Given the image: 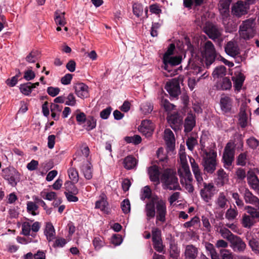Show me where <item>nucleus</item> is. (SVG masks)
I'll return each mask as SVG.
<instances>
[{"instance_id": "f257e3e1", "label": "nucleus", "mask_w": 259, "mask_h": 259, "mask_svg": "<svg viewBox=\"0 0 259 259\" xmlns=\"http://www.w3.org/2000/svg\"><path fill=\"white\" fill-rule=\"evenodd\" d=\"M188 74L190 76L188 84L190 89L192 91L196 84L201 78H205L208 75L206 72L202 73L203 68L201 61L198 58H192L189 60L186 67Z\"/></svg>"}, {"instance_id": "f03ea898", "label": "nucleus", "mask_w": 259, "mask_h": 259, "mask_svg": "<svg viewBox=\"0 0 259 259\" xmlns=\"http://www.w3.org/2000/svg\"><path fill=\"white\" fill-rule=\"evenodd\" d=\"M181 162V167L178 170V174L180 177V182L185 189L190 193L193 191L194 188L192 184L193 178L187 163L185 147L181 145L179 153Z\"/></svg>"}, {"instance_id": "7ed1b4c3", "label": "nucleus", "mask_w": 259, "mask_h": 259, "mask_svg": "<svg viewBox=\"0 0 259 259\" xmlns=\"http://www.w3.org/2000/svg\"><path fill=\"white\" fill-rule=\"evenodd\" d=\"M175 49V45L171 44L163 56V66L162 67L165 71H167L164 73L167 77L172 76L177 74V70L173 69L172 67L180 64L182 62L181 56H172Z\"/></svg>"}, {"instance_id": "20e7f679", "label": "nucleus", "mask_w": 259, "mask_h": 259, "mask_svg": "<svg viewBox=\"0 0 259 259\" xmlns=\"http://www.w3.org/2000/svg\"><path fill=\"white\" fill-rule=\"evenodd\" d=\"M160 181L165 189L170 190L180 189L176 172L172 169L167 168L164 170L161 174Z\"/></svg>"}, {"instance_id": "39448f33", "label": "nucleus", "mask_w": 259, "mask_h": 259, "mask_svg": "<svg viewBox=\"0 0 259 259\" xmlns=\"http://www.w3.org/2000/svg\"><path fill=\"white\" fill-rule=\"evenodd\" d=\"M202 165L204 169L207 173L212 174L216 169L217 163V152L213 149L208 151L203 150Z\"/></svg>"}, {"instance_id": "423d86ee", "label": "nucleus", "mask_w": 259, "mask_h": 259, "mask_svg": "<svg viewBox=\"0 0 259 259\" xmlns=\"http://www.w3.org/2000/svg\"><path fill=\"white\" fill-rule=\"evenodd\" d=\"M255 25L254 19L250 18L243 21L239 26L240 37L245 40L252 38L255 33Z\"/></svg>"}, {"instance_id": "0eeeda50", "label": "nucleus", "mask_w": 259, "mask_h": 259, "mask_svg": "<svg viewBox=\"0 0 259 259\" xmlns=\"http://www.w3.org/2000/svg\"><path fill=\"white\" fill-rule=\"evenodd\" d=\"M243 196L245 201L246 203L251 204L255 206L256 208L251 206H247V212L252 215V217H259V199L253 195L252 193L248 189H245Z\"/></svg>"}, {"instance_id": "6e6552de", "label": "nucleus", "mask_w": 259, "mask_h": 259, "mask_svg": "<svg viewBox=\"0 0 259 259\" xmlns=\"http://www.w3.org/2000/svg\"><path fill=\"white\" fill-rule=\"evenodd\" d=\"M2 176L13 187L15 186L20 180V174L13 167L4 168Z\"/></svg>"}, {"instance_id": "1a4fd4ad", "label": "nucleus", "mask_w": 259, "mask_h": 259, "mask_svg": "<svg viewBox=\"0 0 259 259\" xmlns=\"http://www.w3.org/2000/svg\"><path fill=\"white\" fill-rule=\"evenodd\" d=\"M235 146L233 143L229 142L225 147L223 155V161L225 168H228L232 165L234 159Z\"/></svg>"}, {"instance_id": "9d476101", "label": "nucleus", "mask_w": 259, "mask_h": 259, "mask_svg": "<svg viewBox=\"0 0 259 259\" xmlns=\"http://www.w3.org/2000/svg\"><path fill=\"white\" fill-rule=\"evenodd\" d=\"M200 190V195L201 199L206 203L211 201L215 193V188L212 183H204Z\"/></svg>"}, {"instance_id": "9b49d317", "label": "nucleus", "mask_w": 259, "mask_h": 259, "mask_svg": "<svg viewBox=\"0 0 259 259\" xmlns=\"http://www.w3.org/2000/svg\"><path fill=\"white\" fill-rule=\"evenodd\" d=\"M206 60V65H211L216 57V52L213 44L210 41H207L204 46L203 53Z\"/></svg>"}, {"instance_id": "f8f14e48", "label": "nucleus", "mask_w": 259, "mask_h": 259, "mask_svg": "<svg viewBox=\"0 0 259 259\" xmlns=\"http://www.w3.org/2000/svg\"><path fill=\"white\" fill-rule=\"evenodd\" d=\"M155 204L156 212V223L157 224L158 222L163 223L165 221V215L166 214V202L165 200L159 199L156 197Z\"/></svg>"}, {"instance_id": "ddd939ff", "label": "nucleus", "mask_w": 259, "mask_h": 259, "mask_svg": "<svg viewBox=\"0 0 259 259\" xmlns=\"http://www.w3.org/2000/svg\"><path fill=\"white\" fill-rule=\"evenodd\" d=\"M243 2L241 1H238L237 3L234 4L232 7V14L237 17H240L247 13L249 9V5L247 1Z\"/></svg>"}, {"instance_id": "4468645a", "label": "nucleus", "mask_w": 259, "mask_h": 259, "mask_svg": "<svg viewBox=\"0 0 259 259\" xmlns=\"http://www.w3.org/2000/svg\"><path fill=\"white\" fill-rule=\"evenodd\" d=\"M191 168L195 178L197 181L198 186L200 188L202 185L204 183L202 178V172L199 167L198 164L195 162L192 157L189 158Z\"/></svg>"}, {"instance_id": "2eb2a0df", "label": "nucleus", "mask_w": 259, "mask_h": 259, "mask_svg": "<svg viewBox=\"0 0 259 259\" xmlns=\"http://www.w3.org/2000/svg\"><path fill=\"white\" fill-rule=\"evenodd\" d=\"M154 129V124L151 120L147 119L143 120L138 128L139 132L147 137L152 135Z\"/></svg>"}, {"instance_id": "dca6fc26", "label": "nucleus", "mask_w": 259, "mask_h": 259, "mask_svg": "<svg viewBox=\"0 0 259 259\" xmlns=\"http://www.w3.org/2000/svg\"><path fill=\"white\" fill-rule=\"evenodd\" d=\"M167 119L170 127L174 131H177L182 127V118L179 114H170L167 116Z\"/></svg>"}, {"instance_id": "f3484780", "label": "nucleus", "mask_w": 259, "mask_h": 259, "mask_svg": "<svg viewBox=\"0 0 259 259\" xmlns=\"http://www.w3.org/2000/svg\"><path fill=\"white\" fill-rule=\"evenodd\" d=\"M165 89L172 97H177L180 93V87L179 82L176 80H172L167 82Z\"/></svg>"}, {"instance_id": "a211bd4d", "label": "nucleus", "mask_w": 259, "mask_h": 259, "mask_svg": "<svg viewBox=\"0 0 259 259\" xmlns=\"http://www.w3.org/2000/svg\"><path fill=\"white\" fill-rule=\"evenodd\" d=\"M231 247L235 251L243 252L245 250L246 245L245 243L241 238L237 236H235L230 242Z\"/></svg>"}, {"instance_id": "6ab92c4d", "label": "nucleus", "mask_w": 259, "mask_h": 259, "mask_svg": "<svg viewBox=\"0 0 259 259\" xmlns=\"http://www.w3.org/2000/svg\"><path fill=\"white\" fill-rule=\"evenodd\" d=\"M80 166V169L87 180H91L93 177L92 166L88 159H84Z\"/></svg>"}, {"instance_id": "aec40b11", "label": "nucleus", "mask_w": 259, "mask_h": 259, "mask_svg": "<svg viewBox=\"0 0 259 259\" xmlns=\"http://www.w3.org/2000/svg\"><path fill=\"white\" fill-rule=\"evenodd\" d=\"M156 201V197H152L146 205L145 212L148 219L153 218L155 215Z\"/></svg>"}, {"instance_id": "412c9836", "label": "nucleus", "mask_w": 259, "mask_h": 259, "mask_svg": "<svg viewBox=\"0 0 259 259\" xmlns=\"http://www.w3.org/2000/svg\"><path fill=\"white\" fill-rule=\"evenodd\" d=\"M76 95L80 98H87L89 96L88 87L83 83H77L74 86Z\"/></svg>"}, {"instance_id": "4be33fe9", "label": "nucleus", "mask_w": 259, "mask_h": 259, "mask_svg": "<svg viewBox=\"0 0 259 259\" xmlns=\"http://www.w3.org/2000/svg\"><path fill=\"white\" fill-rule=\"evenodd\" d=\"M226 53L229 56L235 57L239 54V49L237 44L233 41L228 42L225 46Z\"/></svg>"}, {"instance_id": "5701e85b", "label": "nucleus", "mask_w": 259, "mask_h": 259, "mask_svg": "<svg viewBox=\"0 0 259 259\" xmlns=\"http://www.w3.org/2000/svg\"><path fill=\"white\" fill-rule=\"evenodd\" d=\"M205 31L209 37L213 40L219 38L221 35V30L213 25L206 26Z\"/></svg>"}, {"instance_id": "b1692460", "label": "nucleus", "mask_w": 259, "mask_h": 259, "mask_svg": "<svg viewBox=\"0 0 259 259\" xmlns=\"http://www.w3.org/2000/svg\"><path fill=\"white\" fill-rule=\"evenodd\" d=\"M233 100L228 96L222 97L220 100L221 110L225 113H230L232 107Z\"/></svg>"}, {"instance_id": "393cba45", "label": "nucleus", "mask_w": 259, "mask_h": 259, "mask_svg": "<svg viewBox=\"0 0 259 259\" xmlns=\"http://www.w3.org/2000/svg\"><path fill=\"white\" fill-rule=\"evenodd\" d=\"M164 139L167 147L170 149H172L175 146V138L174 133L170 129H165L164 131Z\"/></svg>"}, {"instance_id": "a878e982", "label": "nucleus", "mask_w": 259, "mask_h": 259, "mask_svg": "<svg viewBox=\"0 0 259 259\" xmlns=\"http://www.w3.org/2000/svg\"><path fill=\"white\" fill-rule=\"evenodd\" d=\"M228 202V199L227 198V194L223 192L219 193L214 201L218 208L223 209H225L227 207Z\"/></svg>"}, {"instance_id": "bb28decb", "label": "nucleus", "mask_w": 259, "mask_h": 259, "mask_svg": "<svg viewBox=\"0 0 259 259\" xmlns=\"http://www.w3.org/2000/svg\"><path fill=\"white\" fill-rule=\"evenodd\" d=\"M148 171L150 180L155 182L156 184H159L160 172L158 167L156 165H152L149 167Z\"/></svg>"}, {"instance_id": "cd10ccee", "label": "nucleus", "mask_w": 259, "mask_h": 259, "mask_svg": "<svg viewBox=\"0 0 259 259\" xmlns=\"http://www.w3.org/2000/svg\"><path fill=\"white\" fill-rule=\"evenodd\" d=\"M247 106L245 104L241 105L239 114V123L241 127H245L247 125V116L246 113Z\"/></svg>"}, {"instance_id": "c85d7f7f", "label": "nucleus", "mask_w": 259, "mask_h": 259, "mask_svg": "<svg viewBox=\"0 0 259 259\" xmlns=\"http://www.w3.org/2000/svg\"><path fill=\"white\" fill-rule=\"evenodd\" d=\"M196 124L195 116L192 114L188 115L185 120L184 122V131L188 133L190 132L195 126Z\"/></svg>"}, {"instance_id": "c756f323", "label": "nucleus", "mask_w": 259, "mask_h": 259, "mask_svg": "<svg viewBox=\"0 0 259 259\" xmlns=\"http://www.w3.org/2000/svg\"><path fill=\"white\" fill-rule=\"evenodd\" d=\"M230 2L228 0H221L219 4V9L223 19L229 16Z\"/></svg>"}, {"instance_id": "7c9ffc66", "label": "nucleus", "mask_w": 259, "mask_h": 259, "mask_svg": "<svg viewBox=\"0 0 259 259\" xmlns=\"http://www.w3.org/2000/svg\"><path fill=\"white\" fill-rule=\"evenodd\" d=\"M90 150L87 146L81 147L80 151H78L74 156L73 160L76 161L83 162L84 159H87V158L89 155Z\"/></svg>"}, {"instance_id": "2f4dec72", "label": "nucleus", "mask_w": 259, "mask_h": 259, "mask_svg": "<svg viewBox=\"0 0 259 259\" xmlns=\"http://www.w3.org/2000/svg\"><path fill=\"white\" fill-rule=\"evenodd\" d=\"M198 249L193 245H187L185 250V256L187 259H195L198 254Z\"/></svg>"}, {"instance_id": "473e14b6", "label": "nucleus", "mask_w": 259, "mask_h": 259, "mask_svg": "<svg viewBox=\"0 0 259 259\" xmlns=\"http://www.w3.org/2000/svg\"><path fill=\"white\" fill-rule=\"evenodd\" d=\"M108 205L106 195L102 194L99 197V199L96 202L95 208L100 209L101 211L105 212L107 210Z\"/></svg>"}, {"instance_id": "72a5a7b5", "label": "nucleus", "mask_w": 259, "mask_h": 259, "mask_svg": "<svg viewBox=\"0 0 259 259\" xmlns=\"http://www.w3.org/2000/svg\"><path fill=\"white\" fill-rule=\"evenodd\" d=\"M137 164V159L132 156H128L123 160V166L127 170L135 168Z\"/></svg>"}, {"instance_id": "f704fd0d", "label": "nucleus", "mask_w": 259, "mask_h": 259, "mask_svg": "<svg viewBox=\"0 0 259 259\" xmlns=\"http://www.w3.org/2000/svg\"><path fill=\"white\" fill-rule=\"evenodd\" d=\"M44 233L46 236L47 240L50 242L54 239L55 237V230L52 223H48L46 224V229Z\"/></svg>"}, {"instance_id": "c9c22d12", "label": "nucleus", "mask_w": 259, "mask_h": 259, "mask_svg": "<svg viewBox=\"0 0 259 259\" xmlns=\"http://www.w3.org/2000/svg\"><path fill=\"white\" fill-rule=\"evenodd\" d=\"M54 15V20L56 25L63 26L66 24L64 12L57 10L55 12Z\"/></svg>"}, {"instance_id": "e433bc0d", "label": "nucleus", "mask_w": 259, "mask_h": 259, "mask_svg": "<svg viewBox=\"0 0 259 259\" xmlns=\"http://www.w3.org/2000/svg\"><path fill=\"white\" fill-rule=\"evenodd\" d=\"M247 181L250 187L254 190L259 189V180L257 176L252 173L247 177Z\"/></svg>"}, {"instance_id": "4c0bfd02", "label": "nucleus", "mask_w": 259, "mask_h": 259, "mask_svg": "<svg viewBox=\"0 0 259 259\" xmlns=\"http://www.w3.org/2000/svg\"><path fill=\"white\" fill-rule=\"evenodd\" d=\"M97 124V120L93 116H89L84 123V128L88 131H91L94 129Z\"/></svg>"}, {"instance_id": "58836bf2", "label": "nucleus", "mask_w": 259, "mask_h": 259, "mask_svg": "<svg viewBox=\"0 0 259 259\" xmlns=\"http://www.w3.org/2000/svg\"><path fill=\"white\" fill-rule=\"evenodd\" d=\"M157 156L158 159V164L161 165L163 167L166 166L167 162V156L164 152V149L162 148H159L157 151Z\"/></svg>"}, {"instance_id": "ea45409f", "label": "nucleus", "mask_w": 259, "mask_h": 259, "mask_svg": "<svg viewBox=\"0 0 259 259\" xmlns=\"http://www.w3.org/2000/svg\"><path fill=\"white\" fill-rule=\"evenodd\" d=\"M218 183L224 185L228 181V175L222 168L219 169L217 171Z\"/></svg>"}, {"instance_id": "a19ab883", "label": "nucleus", "mask_w": 259, "mask_h": 259, "mask_svg": "<svg viewBox=\"0 0 259 259\" xmlns=\"http://www.w3.org/2000/svg\"><path fill=\"white\" fill-rule=\"evenodd\" d=\"M258 218H259V217H252L251 214H250V215L244 214L242 218V225L245 228H249L253 225L254 219Z\"/></svg>"}, {"instance_id": "79ce46f5", "label": "nucleus", "mask_w": 259, "mask_h": 259, "mask_svg": "<svg viewBox=\"0 0 259 259\" xmlns=\"http://www.w3.org/2000/svg\"><path fill=\"white\" fill-rule=\"evenodd\" d=\"M64 187L66 192L76 195L78 193V189L75 185L70 181H67L64 184Z\"/></svg>"}, {"instance_id": "37998d69", "label": "nucleus", "mask_w": 259, "mask_h": 259, "mask_svg": "<svg viewBox=\"0 0 259 259\" xmlns=\"http://www.w3.org/2000/svg\"><path fill=\"white\" fill-rule=\"evenodd\" d=\"M19 89L22 94L25 96H29L32 92L31 82H28L20 84Z\"/></svg>"}, {"instance_id": "c03bdc74", "label": "nucleus", "mask_w": 259, "mask_h": 259, "mask_svg": "<svg viewBox=\"0 0 259 259\" xmlns=\"http://www.w3.org/2000/svg\"><path fill=\"white\" fill-rule=\"evenodd\" d=\"M226 72V68L223 65H221L215 68L212 72V75L214 78L222 77L225 75Z\"/></svg>"}, {"instance_id": "a18cd8bd", "label": "nucleus", "mask_w": 259, "mask_h": 259, "mask_svg": "<svg viewBox=\"0 0 259 259\" xmlns=\"http://www.w3.org/2000/svg\"><path fill=\"white\" fill-rule=\"evenodd\" d=\"M38 206L32 201H28L27 202V211L28 213L33 215H36L38 214Z\"/></svg>"}, {"instance_id": "49530a36", "label": "nucleus", "mask_w": 259, "mask_h": 259, "mask_svg": "<svg viewBox=\"0 0 259 259\" xmlns=\"http://www.w3.org/2000/svg\"><path fill=\"white\" fill-rule=\"evenodd\" d=\"M238 214V212L236 207L230 208L227 210L225 217L229 221H233L236 218Z\"/></svg>"}, {"instance_id": "de8ad7c7", "label": "nucleus", "mask_w": 259, "mask_h": 259, "mask_svg": "<svg viewBox=\"0 0 259 259\" xmlns=\"http://www.w3.org/2000/svg\"><path fill=\"white\" fill-rule=\"evenodd\" d=\"M31 231V223L28 222H25L22 224V233L25 236L31 235L34 237L35 234L33 233L30 234Z\"/></svg>"}, {"instance_id": "09e8293b", "label": "nucleus", "mask_w": 259, "mask_h": 259, "mask_svg": "<svg viewBox=\"0 0 259 259\" xmlns=\"http://www.w3.org/2000/svg\"><path fill=\"white\" fill-rule=\"evenodd\" d=\"M68 174L69 177V179L71 180V181L76 183L78 181V173L77 170L74 167H70L68 170Z\"/></svg>"}, {"instance_id": "8fccbe9b", "label": "nucleus", "mask_w": 259, "mask_h": 259, "mask_svg": "<svg viewBox=\"0 0 259 259\" xmlns=\"http://www.w3.org/2000/svg\"><path fill=\"white\" fill-rule=\"evenodd\" d=\"M248 244L254 253L259 254V241L257 239L251 238L249 240Z\"/></svg>"}, {"instance_id": "3c124183", "label": "nucleus", "mask_w": 259, "mask_h": 259, "mask_svg": "<svg viewBox=\"0 0 259 259\" xmlns=\"http://www.w3.org/2000/svg\"><path fill=\"white\" fill-rule=\"evenodd\" d=\"M133 12L134 14L137 17L142 16L143 12V7L141 4L134 3L133 5Z\"/></svg>"}, {"instance_id": "603ef678", "label": "nucleus", "mask_w": 259, "mask_h": 259, "mask_svg": "<svg viewBox=\"0 0 259 259\" xmlns=\"http://www.w3.org/2000/svg\"><path fill=\"white\" fill-rule=\"evenodd\" d=\"M220 233L224 238L227 239L230 242L236 236L233 234L229 229L225 228H221Z\"/></svg>"}, {"instance_id": "864d4df0", "label": "nucleus", "mask_w": 259, "mask_h": 259, "mask_svg": "<svg viewBox=\"0 0 259 259\" xmlns=\"http://www.w3.org/2000/svg\"><path fill=\"white\" fill-rule=\"evenodd\" d=\"M124 141L127 143H133L135 145L140 144L142 141L141 137L137 135L134 136H127L124 138Z\"/></svg>"}, {"instance_id": "5fc2aeb1", "label": "nucleus", "mask_w": 259, "mask_h": 259, "mask_svg": "<svg viewBox=\"0 0 259 259\" xmlns=\"http://www.w3.org/2000/svg\"><path fill=\"white\" fill-rule=\"evenodd\" d=\"M140 109L144 114H149L153 109V105L149 102H145L140 106Z\"/></svg>"}, {"instance_id": "6e6d98bb", "label": "nucleus", "mask_w": 259, "mask_h": 259, "mask_svg": "<svg viewBox=\"0 0 259 259\" xmlns=\"http://www.w3.org/2000/svg\"><path fill=\"white\" fill-rule=\"evenodd\" d=\"M38 52L37 51H32L26 57V61L29 63H34L38 59Z\"/></svg>"}, {"instance_id": "4d7b16f0", "label": "nucleus", "mask_w": 259, "mask_h": 259, "mask_svg": "<svg viewBox=\"0 0 259 259\" xmlns=\"http://www.w3.org/2000/svg\"><path fill=\"white\" fill-rule=\"evenodd\" d=\"M93 245L96 250L100 249L104 245L103 238L101 236L96 237L93 241Z\"/></svg>"}, {"instance_id": "13d9d810", "label": "nucleus", "mask_w": 259, "mask_h": 259, "mask_svg": "<svg viewBox=\"0 0 259 259\" xmlns=\"http://www.w3.org/2000/svg\"><path fill=\"white\" fill-rule=\"evenodd\" d=\"M121 208L124 213H128L131 211V204L128 199H124L121 203Z\"/></svg>"}, {"instance_id": "bf43d9fd", "label": "nucleus", "mask_w": 259, "mask_h": 259, "mask_svg": "<svg viewBox=\"0 0 259 259\" xmlns=\"http://www.w3.org/2000/svg\"><path fill=\"white\" fill-rule=\"evenodd\" d=\"M65 105L70 106H74L76 104V99L72 93H70L65 99Z\"/></svg>"}, {"instance_id": "052dcab7", "label": "nucleus", "mask_w": 259, "mask_h": 259, "mask_svg": "<svg viewBox=\"0 0 259 259\" xmlns=\"http://www.w3.org/2000/svg\"><path fill=\"white\" fill-rule=\"evenodd\" d=\"M151 195V190L149 186H146L143 188L141 191V199L144 200L146 198H150Z\"/></svg>"}, {"instance_id": "680f3d73", "label": "nucleus", "mask_w": 259, "mask_h": 259, "mask_svg": "<svg viewBox=\"0 0 259 259\" xmlns=\"http://www.w3.org/2000/svg\"><path fill=\"white\" fill-rule=\"evenodd\" d=\"M200 222V220L198 217H194L190 221L187 222L184 224V226L185 228H190L191 227H194L198 226Z\"/></svg>"}, {"instance_id": "e2e57ef3", "label": "nucleus", "mask_w": 259, "mask_h": 259, "mask_svg": "<svg viewBox=\"0 0 259 259\" xmlns=\"http://www.w3.org/2000/svg\"><path fill=\"white\" fill-rule=\"evenodd\" d=\"M161 105L166 111H171L175 107V106L171 104L167 100L164 99L161 100Z\"/></svg>"}, {"instance_id": "0e129e2a", "label": "nucleus", "mask_w": 259, "mask_h": 259, "mask_svg": "<svg viewBox=\"0 0 259 259\" xmlns=\"http://www.w3.org/2000/svg\"><path fill=\"white\" fill-rule=\"evenodd\" d=\"M248 146L251 149H255L259 146V141L254 137H251L247 140Z\"/></svg>"}, {"instance_id": "69168bd1", "label": "nucleus", "mask_w": 259, "mask_h": 259, "mask_svg": "<svg viewBox=\"0 0 259 259\" xmlns=\"http://www.w3.org/2000/svg\"><path fill=\"white\" fill-rule=\"evenodd\" d=\"M112 109L111 107H107L100 112V116L103 119H107L110 116Z\"/></svg>"}, {"instance_id": "338daca9", "label": "nucleus", "mask_w": 259, "mask_h": 259, "mask_svg": "<svg viewBox=\"0 0 259 259\" xmlns=\"http://www.w3.org/2000/svg\"><path fill=\"white\" fill-rule=\"evenodd\" d=\"M153 243L154 248L159 252H162L163 249V245L162 239H159L152 241Z\"/></svg>"}, {"instance_id": "774afa93", "label": "nucleus", "mask_w": 259, "mask_h": 259, "mask_svg": "<svg viewBox=\"0 0 259 259\" xmlns=\"http://www.w3.org/2000/svg\"><path fill=\"white\" fill-rule=\"evenodd\" d=\"M222 259H233L232 253L227 249H223L221 251Z\"/></svg>"}]
</instances>
